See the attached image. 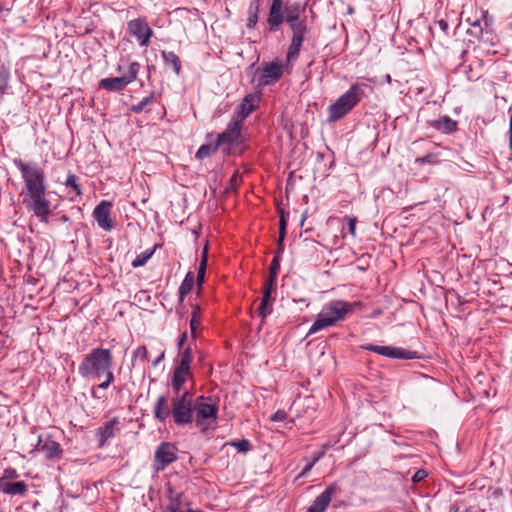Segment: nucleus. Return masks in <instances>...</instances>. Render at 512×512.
I'll return each mask as SVG.
<instances>
[{
	"label": "nucleus",
	"instance_id": "f257e3e1",
	"mask_svg": "<svg viewBox=\"0 0 512 512\" xmlns=\"http://www.w3.org/2000/svg\"><path fill=\"white\" fill-rule=\"evenodd\" d=\"M13 164L20 171L23 179L24 185L21 192L23 204L40 222L48 223L51 202L47 198L44 170L36 162H24L20 158L13 159Z\"/></svg>",
	"mask_w": 512,
	"mask_h": 512
},
{
	"label": "nucleus",
	"instance_id": "f03ea898",
	"mask_svg": "<svg viewBox=\"0 0 512 512\" xmlns=\"http://www.w3.org/2000/svg\"><path fill=\"white\" fill-rule=\"evenodd\" d=\"M168 397L164 394L157 398L154 406V418L164 422L170 415L177 426L191 424L194 419V400L190 391L185 390L174 394L171 398V408L167 405Z\"/></svg>",
	"mask_w": 512,
	"mask_h": 512
},
{
	"label": "nucleus",
	"instance_id": "7ed1b4c3",
	"mask_svg": "<svg viewBox=\"0 0 512 512\" xmlns=\"http://www.w3.org/2000/svg\"><path fill=\"white\" fill-rule=\"evenodd\" d=\"M113 354L110 349L95 347L84 355L78 366L79 375L88 381L100 380L103 373L113 365Z\"/></svg>",
	"mask_w": 512,
	"mask_h": 512
},
{
	"label": "nucleus",
	"instance_id": "20e7f679",
	"mask_svg": "<svg viewBox=\"0 0 512 512\" xmlns=\"http://www.w3.org/2000/svg\"><path fill=\"white\" fill-rule=\"evenodd\" d=\"M372 88L364 82L353 83L350 88L332 103L327 111V122L335 123L349 114L366 96V90Z\"/></svg>",
	"mask_w": 512,
	"mask_h": 512
},
{
	"label": "nucleus",
	"instance_id": "39448f33",
	"mask_svg": "<svg viewBox=\"0 0 512 512\" xmlns=\"http://www.w3.org/2000/svg\"><path fill=\"white\" fill-rule=\"evenodd\" d=\"M360 302H347L344 300H333L325 304L315 322L310 327L307 336L317 333L318 331L334 326L337 322L343 321L346 316L353 312Z\"/></svg>",
	"mask_w": 512,
	"mask_h": 512
},
{
	"label": "nucleus",
	"instance_id": "423d86ee",
	"mask_svg": "<svg viewBox=\"0 0 512 512\" xmlns=\"http://www.w3.org/2000/svg\"><path fill=\"white\" fill-rule=\"evenodd\" d=\"M195 424L205 432L217 423L218 405L211 397L198 396L194 400Z\"/></svg>",
	"mask_w": 512,
	"mask_h": 512
},
{
	"label": "nucleus",
	"instance_id": "0eeeda50",
	"mask_svg": "<svg viewBox=\"0 0 512 512\" xmlns=\"http://www.w3.org/2000/svg\"><path fill=\"white\" fill-rule=\"evenodd\" d=\"M243 125L234 120H231L226 129L217 134L216 141L224 156H231L234 154V148L240 146L245 141L243 134Z\"/></svg>",
	"mask_w": 512,
	"mask_h": 512
},
{
	"label": "nucleus",
	"instance_id": "6e6552de",
	"mask_svg": "<svg viewBox=\"0 0 512 512\" xmlns=\"http://www.w3.org/2000/svg\"><path fill=\"white\" fill-rule=\"evenodd\" d=\"M138 62H131L128 66V73L120 77L103 78L99 81V87L107 91H122L128 84L133 82L139 72Z\"/></svg>",
	"mask_w": 512,
	"mask_h": 512
},
{
	"label": "nucleus",
	"instance_id": "1a4fd4ad",
	"mask_svg": "<svg viewBox=\"0 0 512 512\" xmlns=\"http://www.w3.org/2000/svg\"><path fill=\"white\" fill-rule=\"evenodd\" d=\"M178 449L174 443L161 442L154 454L153 468L156 472L163 471L168 465L177 460Z\"/></svg>",
	"mask_w": 512,
	"mask_h": 512
},
{
	"label": "nucleus",
	"instance_id": "9d476101",
	"mask_svg": "<svg viewBox=\"0 0 512 512\" xmlns=\"http://www.w3.org/2000/svg\"><path fill=\"white\" fill-rule=\"evenodd\" d=\"M362 349L366 351H371L377 353L379 355L392 358V359H403V360H411L419 358L417 352L407 350L401 347H392V346H380L374 344H366L362 346Z\"/></svg>",
	"mask_w": 512,
	"mask_h": 512
},
{
	"label": "nucleus",
	"instance_id": "9b49d317",
	"mask_svg": "<svg viewBox=\"0 0 512 512\" xmlns=\"http://www.w3.org/2000/svg\"><path fill=\"white\" fill-rule=\"evenodd\" d=\"M113 204L108 200H102L93 210L92 216L99 228L104 231H111L114 228V221L111 218Z\"/></svg>",
	"mask_w": 512,
	"mask_h": 512
},
{
	"label": "nucleus",
	"instance_id": "f8f14e48",
	"mask_svg": "<svg viewBox=\"0 0 512 512\" xmlns=\"http://www.w3.org/2000/svg\"><path fill=\"white\" fill-rule=\"evenodd\" d=\"M128 32L136 37L141 46H147L153 35V30L148 26L145 19L137 18L127 24Z\"/></svg>",
	"mask_w": 512,
	"mask_h": 512
},
{
	"label": "nucleus",
	"instance_id": "ddd939ff",
	"mask_svg": "<svg viewBox=\"0 0 512 512\" xmlns=\"http://www.w3.org/2000/svg\"><path fill=\"white\" fill-rule=\"evenodd\" d=\"M339 492L340 487L336 482L329 484L326 489L316 497L306 512H325L332 500V497Z\"/></svg>",
	"mask_w": 512,
	"mask_h": 512
},
{
	"label": "nucleus",
	"instance_id": "4468645a",
	"mask_svg": "<svg viewBox=\"0 0 512 512\" xmlns=\"http://www.w3.org/2000/svg\"><path fill=\"white\" fill-rule=\"evenodd\" d=\"M470 13L471 15L466 17V22L471 27L478 30L475 32V35L482 34L484 28H488L492 25L493 18L489 16L488 11L471 7Z\"/></svg>",
	"mask_w": 512,
	"mask_h": 512
},
{
	"label": "nucleus",
	"instance_id": "2eb2a0df",
	"mask_svg": "<svg viewBox=\"0 0 512 512\" xmlns=\"http://www.w3.org/2000/svg\"><path fill=\"white\" fill-rule=\"evenodd\" d=\"M290 29L292 30L293 35L286 54L287 63L295 62L299 58L301 46L304 42L305 34L307 32V26Z\"/></svg>",
	"mask_w": 512,
	"mask_h": 512
},
{
	"label": "nucleus",
	"instance_id": "dca6fc26",
	"mask_svg": "<svg viewBox=\"0 0 512 512\" xmlns=\"http://www.w3.org/2000/svg\"><path fill=\"white\" fill-rule=\"evenodd\" d=\"M284 11L286 13V23L290 28L307 26L305 19L300 18L301 14L305 11V5H302L300 2L287 4Z\"/></svg>",
	"mask_w": 512,
	"mask_h": 512
},
{
	"label": "nucleus",
	"instance_id": "f3484780",
	"mask_svg": "<svg viewBox=\"0 0 512 512\" xmlns=\"http://www.w3.org/2000/svg\"><path fill=\"white\" fill-rule=\"evenodd\" d=\"M282 77V65L278 60H274L264 65L262 74L259 78V85H271L279 81Z\"/></svg>",
	"mask_w": 512,
	"mask_h": 512
},
{
	"label": "nucleus",
	"instance_id": "a211bd4d",
	"mask_svg": "<svg viewBox=\"0 0 512 512\" xmlns=\"http://www.w3.org/2000/svg\"><path fill=\"white\" fill-rule=\"evenodd\" d=\"M258 103V97L253 94L246 95L241 104L237 107V111L232 117V120L241 123L243 125L244 119L249 116Z\"/></svg>",
	"mask_w": 512,
	"mask_h": 512
},
{
	"label": "nucleus",
	"instance_id": "6ab92c4d",
	"mask_svg": "<svg viewBox=\"0 0 512 512\" xmlns=\"http://www.w3.org/2000/svg\"><path fill=\"white\" fill-rule=\"evenodd\" d=\"M283 6L270 5L267 18L268 32H276L286 22Z\"/></svg>",
	"mask_w": 512,
	"mask_h": 512
},
{
	"label": "nucleus",
	"instance_id": "aec40b11",
	"mask_svg": "<svg viewBox=\"0 0 512 512\" xmlns=\"http://www.w3.org/2000/svg\"><path fill=\"white\" fill-rule=\"evenodd\" d=\"M192 377L191 370L188 368H184L181 366H176L172 378H171V388L174 392V394H180L182 393V387L185 384V382Z\"/></svg>",
	"mask_w": 512,
	"mask_h": 512
},
{
	"label": "nucleus",
	"instance_id": "412c9836",
	"mask_svg": "<svg viewBox=\"0 0 512 512\" xmlns=\"http://www.w3.org/2000/svg\"><path fill=\"white\" fill-rule=\"evenodd\" d=\"M430 127L445 134H451L457 130V122L448 115L440 116L438 119L428 121Z\"/></svg>",
	"mask_w": 512,
	"mask_h": 512
},
{
	"label": "nucleus",
	"instance_id": "4be33fe9",
	"mask_svg": "<svg viewBox=\"0 0 512 512\" xmlns=\"http://www.w3.org/2000/svg\"><path fill=\"white\" fill-rule=\"evenodd\" d=\"M28 490V486L24 481L9 482L0 479V491L7 495H24Z\"/></svg>",
	"mask_w": 512,
	"mask_h": 512
},
{
	"label": "nucleus",
	"instance_id": "5701e85b",
	"mask_svg": "<svg viewBox=\"0 0 512 512\" xmlns=\"http://www.w3.org/2000/svg\"><path fill=\"white\" fill-rule=\"evenodd\" d=\"M119 423L117 418H112L103 427H100L97 431L99 438V446L102 447L104 444L115 435L114 428Z\"/></svg>",
	"mask_w": 512,
	"mask_h": 512
},
{
	"label": "nucleus",
	"instance_id": "b1692460",
	"mask_svg": "<svg viewBox=\"0 0 512 512\" xmlns=\"http://www.w3.org/2000/svg\"><path fill=\"white\" fill-rule=\"evenodd\" d=\"M47 459L58 458L62 453L60 444L54 440L47 439L39 448Z\"/></svg>",
	"mask_w": 512,
	"mask_h": 512
},
{
	"label": "nucleus",
	"instance_id": "393cba45",
	"mask_svg": "<svg viewBox=\"0 0 512 512\" xmlns=\"http://www.w3.org/2000/svg\"><path fill=\"white\" fill-rule=\"evenodd\" d=\"M161 56L165 66H171L173 72L179 76L181 73V60L180 58L172 51H162Z\"/></svg>",
	"mask_w": 512,
	"mask_h": 512
},
{
	"label": "nucleus",
	"instance_id": "a878e982",
	"mask_svg": "<svg viewBox=\"0 0 512 512\" xmlns=\"http://www.w3.org/2000/svg\"><path fill=\"white\" fill-rule=\"evenodd\" d=\"M195 282L194 273L189 271L179 287V300L182 302L184 298L192 291Z\"/></svg>",
	"mask_w": 512,
	"mask_h": 512
},
{
	"label": "nucleus",
	"instance_id": "bb28decb",
	"mask_svg": "<svg viewBox=\"0 0 512 512\" xmlns=\"http://www.w3.org/2000/svg\"><path fill=\"white\" fill-rule=\"evenodd\" d=\"M259 0H253L249 6V17L247 19V28L254 29L259 20Z\"/></svg>",
	"mask_w": 512,
	"mask_h": 512
},
{
	"label": "nucleus",
	"instance_id": "cd10ccee",
	"mask_svg": "<svg viewBox=\"0 0 512 512\" xmlns=\"http://www.w3.org/2000/svg\"><path fill=\"white\" fill-rule=\"evenodd\" d=\"M218 149H220V147L217 141H215L214 143L203 144L197 150L195 158L198 160H203L213 155L215 152H217Z\"/></svg>",
	"mask_w": 512,
	"mask_h": 512
},
{
	"label": "nucleus",
	"instance_id": "c85d7f7f",
	"mask_svg": "<svg viewBox=\"0 0 512 512\" xmlns=\"http://www.w3.org/2000/svg\"><path fill=\"white\" fill-rule=\"evenodd\" d=\"M201 319V308L199 305L193 306L191 320H190V329L193 338H196V331L200 326Z\"/></svg>",
	"mask_w": 512,
	"mask_h": 512
},
{
	"label": "nucleus",
	"instance_id": "c756f323",
	"mask_svg": "<svg viewBox=\"0 0 512 512\" xmlns=\"http://www.w3.org/2000/svg\"><path fill=\"white\" fill-rule=\"evenodd\" d=\"M156 250V246H154L152 249H147L136 256V258L132 261V266L134 268L142 267L144 266L148 260L152 257Z\"/></svg>",
	"mask_w": 512,
	"mask_h": 512
},
{
	"label": "nucleus",
	"instance_id": "7c9ffc66",
	"mask_svg": "<svg viewBox=\"0 0 512 512\" xmlns=\"http://www.w3.org/2000/svg\"><path fill=\"white\" fill-rule=\"evenodd\" d=\"M181 501H182L181 493H176L174 495L173 492L170 491L169 505L167 506L168 512H178L181 507Z\"/></svg>",
	"mask_w": 512,
	"mask_h": 512
},
{
	"label": "nucleus",
	"instance_id": "2f4dec72",
	"mask_svg": "<svg viewBox=\"0 0 512 512\" xmlns=\"http://www.w3.org/2000/svg\"><path fill=\"white\" fill-rule=\"evenodd\" d=\"M65 186L72 188L75 191L77 197L82 196V189L78 183V177L75 174H73V173L68 174L66 181H65Z\"/></svg>",
	"mask_w": 512,
	"mask_h": 512
},
{
	"label": "nucleus",
	"instance_id": "473e14b6",
	"mask_svg": "<svg viewBox=\"0 0 512 512\" xmlns=\"http://www.w3.org/2000/svg\"><path fill=\"white\" fill-rule=\"evenodd\" d=\"M193 360L192 349L187 346L181 353L180 363L178 366L190 369L191 362Z\"/></svg>",
	"mask_w": 512,
	"mask_h": 512
},
{
	"label": "nucleus",
	"instance_id": "72a5a7b5",
	"mask_svg": "<svg viewBox=\"0 0 512 512\" xmlns=\"http://www.w3.org/2000/svg\"><path fill=\"white\" fill-rule=\"evenodd\" d=\"M154 99V94L151 93L150 95L144 97L139 103L131 106V111L133 113H141L147 105L152 103Z\"/></svg>",
	"mask_w": 512,
	"mask_h": 512
},
{
	"label": "nucleus",
	"instance_id": "f704fd0d",
	"mask_svg": "<svg viewBox=\"0 0 512 512\" xmlns=\"http://www.w3.org/2000/svg\"><path fill=\"white\" fill-rule=\"evenodd\" d=\"M438 161V155L435 153H427L426 155L415 159V163L418 165H435L436 163H438Z\"/></svg>",
	"mask_w": 512,
	"mask_h": 512
},
{
	"label": "nucleus",
	"instance_id": "c9c22d12",
	"mask_svg": "<svg viewBox=\"0 0 512 512\" xmlns=\"http://www.w3.org/2000/svg\"><path fill=\"white\" fill-rule=\"evenodd\" d=\"M257 311H258V315L262 319L266 318L273 311L272 302L271 301L261 300L260 305H259Z\"/></svg>",
	"mask_w": 512,
	"mask_h": 512
},
{
	"label": "nucleus",
	"instance_id": "e433bc0d",
	"mask_svg": "<svg viewBox=\"0 0 512 512\" xmlns=\"http://www.w3.org/2000/svg\"><path fill=\"white\" fill-rule=\"evenodd\" d=\"M229 445L235 447L238 452L247 453L251 450V444L247 439L231 441Z\"/></svg>",
	"mask_w": 512,
	"mask_h": 512
},
{
	"label": "nucleus",
	"instance_id": "4c0bfd02",
	"mask_svg": "<svg viewBox=\"0 0 512 512\" xmlns=\"http://www.w3.org/2000/svg\"><path fill=\"white\" fill-rule=\"evenodd\" d=\"M148 358V351L145 346H139L135 349L132 355V364L135 365L136 360H140L141 362L146 361Z\"/></svg>",
	"mask_w": 512,
	"mask_h": 512
},
{
	"label": "nucleus",
	"instance_id": "58836bf2",
	"mask_svg": "<svg viewBox=\"0 0 512 512\" xmlns=\"http://www.w3.org/2000/svg\"><path fill=\"white\" fill-rule=\"evenodd\" d=\"M280 269V257L278 255H274L272 262L269 267V275L277 277Z\"/></svg>",
	"mask_w": 512,
	"mask_h": 512
},
{
	"label": "nucleus",
	"instance_id": "ea45409f",
	"mask_svg": "<svg viewBox=\"0 0 512 512\" xmlns=\"http://www.w3.org/2000/svg\"><path fill=\"white\" fill-rule=\"evenodd\" d=\"M344 219L347 221V228H348L349 233L354 237L356 235L357 218L345 216Z\"/></svg>",
	"mask_w": 512,
	"mask_h": 512
},
{
	"label": "nucleus",
	"instance_id": "a19ab883",
	"mask_svg": "<svg viewBox=\"0 0 512 512\" xmlns=\"http://www.w3.org/2000/svg\"><path fill=\"white\" fill-rule=\"evenodd\" d=\"M206 267H207V249H204L201 262L198 267L197 275H203L205 276L206 273Z\"/></svg>",
	"mask_w": 512,
	"mask_h": 512
},
{
	"label": "nucleus",
	"instance_id": "79ce46f5",
	"mask_svg": "<svg viewBox=\"0 0 512 512\" xmlns=\"http://www.w3.org/2000/svg\"><path fill=\"white\" fill-rule=\"evenodd\" d=\"M19 475L16 471V469L8 467L4 470L3 476L0 479H3L4 481H8L9 479H15Z\"/></svg>",
	"mask_w": 512,
	"mask_h": 512
},
{
	"label": "nucleus",
	"instance_id": "37998d69",
	"mask_svg": "<svg viewBox=\"0 0 512 512\" xmlns=\"http://www.w3.org/2000/svg\"><path fill=\"white\" fill-rule=\"evenodd\" d=\"M276 280L277 277L269 275L268 278L265 280L263 290L274 291L276 286Z\"/></svg>",
	"mask_w": 512,
	"mask_h": 512
},
{
	"label": "nucleus",
	"instance_id": "c03bdc74",
	"mask_svg": "<svg viewBox=\"0 0 512 512\" xmlns=\"http://www.w3.org/2000/svg\"><path fill=\"white\" fill-rule=\"evenodd\" d=\"M287 418V413L283 410L276 411L273 415H271L270 419L274 422H282Z\"/></svg>",
	"mask_w": 512,
	"mask_h": 512
},
{
	"label": "nucleus",
	"instance_id": "a18cd8bd",
	"mask_svg": "<svg viewBox=\"0 0 512 512\" xmlns=\"http://www.w3.org/2000/svg\"><path fill=\"white\" fill-rule=\"evenodd\" d=\"M113 367H114V364H113V365H111V366L109 367V369H108V370H106V371L103 373V376H102V378L104 377V378H105V380H106L108 383H110V384H112V383L114 382Z\"/></svg>",
	"mask_w": 512,
	"mask_h": 512
},
{
	"label": "nucleus",
	"instance_id": "49530a36",
	"mask_svg": "<svg viewBox=\"0 0 512 512\" xmlns=\"http://www.w3.org/2000/svg\"><path fill=\"white\" fill-rule=\"evenodd\" d=\"M427 477V472L423 469L418 470L412 477L414 483H418Z\"/></svg>",
	"mask_w": 512,
	"mask_h": 512
},
{
	"label": "nucleus",
	"instance_id": "de8ad7c7",
	"mask_svg": "<svg viewBox=\"0 0 512 512\" xmlns=\"http://www.w3.org/2000/svg\"><path fill=\"white\" fill-rule=\"evenodd\" d=\"M8 76L4 72H0V94L4 92L7 87Z\"/></svg>",
	"mask_w": 512,
	"mask_h": 512
},
{
	"label": "nucleus",
	"instance_id": "09e8293b",
	"mask_svg": "<svg viewBox=\"0 0 512 512\" xmlns=\"http://www.w3.org/2000/svg\"><path fill=\"white\" fill-rule=\"evenodd\" d=\"M314 467V462H308L305 467L302 469L301 473L298 475L297 478H302L304 476H306L310 471L311 469Z\"/></svg>",
	"mask_w": 512,
	"mask_h": 512
},
{
	"label": "nucleus",
	"instance_id": "8fccbe9b",
	"mask_svg": "<svg viewBox=\"0 0 512 512\" xmlns=\"http://www.w3.org/2000/svg\"><path fill=\"white\" fill-rule=\"evenodd\" d=\"M205 281V276L203 275H197L196 277V283H197V294L199 295L202 290L203 283Z\"/></svg>",
	"mask_w": 512,
	"mask_h": 512
},
{
	"label": "nucleus",
	"instance_id": "3c124183",
	"mask_svg": "<svg viewBox=\"0 0 512 512\" xmlns=\"http://www.w3.org/2000/svg\"><path fill=\"white\" fill-rule=\"evenodd\" d=\"M186 340H187V331L183 332L180 335V337L178 339V343H177L178 349H182L183 348Z\"/></svg>",
	"mask_w": 512,
	"mask_h": 512
},
{
	"label": "nucleus",
	"instance_id": "603ef678",
	"mask_svg": "<svg viewBox=\"0 0 512 512\" xmlns=\"http://www.w3.org/2000/svg\"><path fill=\"white\" fill-rule=\"evenodd\" d=\"M283 251H284V240L278 239L277 250H276L275 255H278V257H280V255L283 253Z\"/></svg>",
	"mask_w": 512,
	"mask_h": 512
},
{
	"label": "nucleus",
	"instance_id": "864d4df0",
	"mask_svg": "<svg viewBox=\"0 0 512 512\" xmlns=\"http://www.w3.org/2000/svg\"><path fill=\"white\" fill-rule=\"evenodd\" d=\"M273 291L263 290V296L261 300L272 301Z\"/></svg>",
	"mask_w": 512,
	"mask_h": 512
},
{
	"label": "nucleus",
	"instance_id": "5fc2aeb1",
	"mask_svg": "<svg viewBox=\"0 0 512 512\" xmlns=\"http://www.w3.org/2000/svg\"><path fill=\"white\" fill-rule=\"evenodd\" d=\"M286 225H287V223H286V220H285L284 211H283V210H281V211H280L279 227H284V228H286Z\"/></svg>",
	"mask_w": 512,
	"mask_h": 512
},
{
	"label": "nucleus",
	"instance_id": "6e6d98bb",
	"mask_svg": "<svg viewBox=\"0 0 512 512\" xmlns=\"http://www.w3.org/2000/svg\"><path fill=\"white\" fill-rule=\"evenodd\" d=\"M165 357V352L163 351L154 361H153V366L156 367L158 366V364L164 359Z\"/></svg>",
	"mask_w": 512,
	"mask_h": 512
},
{
	"label": "nucleus",
	"instance_id": "4d7b16f0",
	"mask_svg": "<svg viewBox=\"0 0 512 512\" xmlns=\"http://www.w3.org/2000/svg\"><path fill=\"white\" fill-rule=\"evenodd\" d=\"M285 235H286V228L279 227V237H278V239L284 240L285 239Z\"/></svg>",
	"mask_w": 512,
	"mask_h": 512
},
{
	"label": "nucleus",
	"instance_id": "13d9d810",
	"mask_svg": "<svg viewBox=\"0 0 512 512\" xmlns=\"http://www.w3.org/2000/svg\"><path fill=\"white\" fill-rule=\"evenodd\" d=\"M438 24L443 31H446L448 29V24L445 20H440Z\"/></svg>",
	"mask_w": 512,
	"mask_h": 512
},
{
	"label": "nucleus",
	"instance_id": "bf43d9fd",
	"mask_svg": "<svg viewBox=\"0 0 512 512\" xmlns=\"http://www.w3.org/2000/svg\"><path fill=\"white\" fill-rule=\"evenodd\" d=\"M323 453H317L313 456V459L311 462H314V465L322 458Z\"/></svg>",
	"mask_w": 512,
	"mask_h": 512
},
{
	"label": "nucleus",
	"instance_id": "052dcab7",
	"mask_svg": "<svg viewBox=\"0 0 512 512\" xmlns=\"http://www.w3.org/2000/svg\"><path fill=\"white\" fill-rule=\"evenodd\" d=\"M111 384L108 383L106 380H104L103 382H101L99 385H98V388L100 389H107Z\"/></svg>",
	"mask_w": 512,
	"mask_h": 512
},
{
	"label": "nucleus",
	"instance_id": "680f3d73",
	"mask_svg": "<svg viewBox=\"0 0 512 512\" xmlns=\"http://www.w3.org/2000/svg\"><path fill=\"white\" fill-rule=\"evenodd\" d=\"M284 0H272L271 5L283 6Z\"/></svg>",
	"mask_w": 512,
	"mask_h": 512
},
{
	"label": "nucleus",
	"instance_id": "e2e57ef3",
	"mask_svg": "<svg viewBox=\"0 0 512 512\" xmlns=\"http://www.w3.org/2000/svg\"><path fill=\"white\" fill-rule=\"evenodd\" d=\"M384 81H385L387 84H390V83H391L392 78H391L390 74H386V75H384Z\"/></svg>",
	"mask_w": 512,
	"mask_h": 512
},
{
	"label": "nucleus",
	"instance_id": "0e129e2a",
	"mask_svg": "<svg viewBox=\"0 0 512 512\" xmlns=\"http://www.w3.org/2000/svg\"><path fill=\"white\" fill-rule=\"evenodd\" d=\"M61 220H62V221H68V220H69V218H68L66 215H63V216L61 217Z\"/></svg>",
	"mask_w": 512,
	"mask_h": 512
},
{
	"label": "nucleus",
	"instance_id": "69168bd1",
	"mask_svg": "<svg viewBox=\"0 0 512 512\" xmlns=\"http://www.w3.org/2000/svg\"><path fill=\"white\" fill-rule=\"evenodd\" d=\"M117 71H118V72H122V66H121V65H118V67H117Z\"/></svg>",
	"mask_w": 512,
	"mask_h": 512
},
{
	"label": "nucleus",
	"instance_id": "338daca9",
	"mask_svg": "<svg viewBox=\"0 0 512 512\" xmlns=\"http://www.w3.org/2000/svg\"><path fill=\"white\" fill-rule=\"evenodd\" d=\"M91 394H92V397L96 398V392H95V390H92Z\"/></svg>",
	"mask_w": 512,
	"mask_h": 512
},
{
	"label": "nucleus",
	"instance_id": "774afa93",
	"mask_svg": "<svg viewBox=\"0 0 512 512\" xmlns=\"http://www.w3.org/2000/svg\"><path fill=\"white\" fill-rule=\"evenodd\" d=\"M462 14H463V15L468 14V10H464V11L462 12Z\"/></svg>",
	"mask_w": 512,
	"mask_h": 512
}]
</instances>
